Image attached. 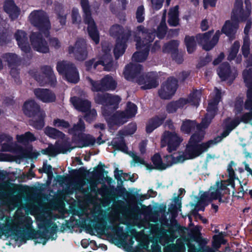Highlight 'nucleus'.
I'll return each instance as SVG.
<instances>
[{
    "mask_svg": "<svg viewBox=\"0 0 252 252\" xmlns=\"http://www.w3.org/2000/svg\"><path fill=\"white\" fill-rule=\"evenodd\" d=\"M220 91L215 88L214 93L212 94V98L208 104L207 113L200 125H196L194 121L190 120H187L183 122L181 126V130L183 132L189 133L195 126H196L198 130L197 132H196L191 137L189 144L186 149V153L189 155V158L199 156L200 152L197 151L195 145L204 137V132L201 129L207 127L210 124L211 120L216 115L217 111V105L220 101Z\"/></svg>",
    "mask_w": 252,
    "mask_h": 252,
    "instance_id": "obj_1",
    "label": "nucleus"
},
{
    "mask_svg": "<svg viewBox=\"0 0 252 252\" xmlns=\"http://www.w3.org/2000/svg\"><path fill=\"white\" fill-rule=\"evenodd\" d=\"M85 129V124L80 119L77 125L69 130V132L74 135L73 138L74 145L71 147L66 149L64 146L60 147L58 142H56L54 145L50 144L48 147L41 150V153L44 155L55 157L60 153L66 154L69 152L75 147H83L84 146H89L93 145L95 139L90 135L82 133Z\"/></svg>",
    "mask_w": 252,
    "mask_h": 252,
    "instance_id": "obj_2",
    "label": "nucleus"
},
{
    "mask_svg": "<svg viewBox=\"0 0 252 252\" xmlns=\"http://www.w3.org/2000/svg\"><path fill=\"white\" fill-rule=\"evenodd\" d=\"M245 8H243L242 0H236L231 14V20L225 21L221 32L227 36L232 37L238 28V22L245 21L251 12V2L250 0H245Z\"/></svg>",
    "mask_w": 252,
    "mask_h": 252,
    "instance_id": "obj_3",
    "label": "nucleus"
},
{
    "mask_svg": "<svg viewBox=\"0 0 252 252\" xmlns=\"http://www.w3.org/2000/svg\"><path fill=\"white\" fill-rule=\"evenodd\" d=\"M155 37L154 33L143 26L136 27L133 32L134 40L136 42V48L139 50L132 56V60L136 62L144 61L149 54V48Z\"/></svg>",
    "mask_w": 252,
    "mask_h": 252,
    "instance_id": "obj_4",
    "label": "nucleus"
},
{
    "mask_svg": "<svg viewBox=\"0 0 252 252\" xmlns=\"http://www.w3.org/2000/svg\"><path fill=\"white\" fill-rule=\"evenodd\" d=\"M142 70V66L138 63H130L126 66L124 71L125 78L130 80L136 79V81L141 85H143V89H150L155 88L158 85L157 75L153 73H150L145 77L139 76Z\"/></svg>",
    "mask_w": 252,
    "mask_h": 252,
    "instance_id": "obj_5",
    "label": "nucleus"
},
{
    "mask_svg": "<svg viewBox=\"0 0 252 252\" xmlns=\"http://www.w3.org/2000/svg\"><path fill=\"white\" fill-rule=\"evenodd\" d=\"M245 108L250 111L249 113L243 114L241 119L237 116L234 120L232 121L229 124L226 126V129L221 134V136H218L213 140L209 141L207 143H203L200 145V149L201 152H205L207 149L221 141L222 138L226 137L240 123L241 121L244 123L248 122L252 118V97L248 98L245 102Z\"/></svg>",
    "mask_w": 252,
    "mask_h": 252,
    "instance_id": "obj_6",
    "label": "nucleus"
},
{
    "mask_svg": "<svg viewBox=\"0 0 252 252\" xmlns=\"http://www.w3.org/2000/svg\"><path fill=\"white\" fill-rule=\"evenodd\" d=\"M226 188L227 184L225 181H217L214 186L210 187L208 191L203 192L200 195L196 209L197 211H203L205 206L214 200L218 199L220 202H222V196Z\"/></svg>",
    "mask_w": 252,
    "mask_h": 252,
    "instance_id": "obj_7",
    "label": "nucleus"
},
{
    "mask_svg": "<svg viewBox=\"0 0 252 252\" xmlns=\"http://www.w3.org/2000/svg\"><path fill=\"white\" fill-rule=\"evenodd\" d=\"M0 142H3L1 146L2 151L14 152L21 158H37L40 155L39 152L33 149L32 146L22 148L13 142L12 137L5 134L0 135Z\"/></svg>",
    "mask_w": 252,
    "mask_h": 252,
    "instance_id": "obj_8",
    "label": "nucleus"
},
{
    "mask_svg": "<svg viewBox=\"0 0 252 252\" xmlns=\"http://www.w3.org/2000/svg\"><path fill=\"white\" fill-rule=\"evenodd\" d=\"M186 158H133L131 165L133 166L143 165L147 169L163 170L173 164L183 163Z\"/></svg>",
    "mask_w": 252,
    "mask_h": 252,
    "instance_id": "obj_9",
    "label": "nucleus"
},
{
    "mask_svg": "<svg viewBox=\"0 0 252 252\" xmlns=\"http://www.w3.org/2000/svg\"><path fill=\"white\" fill-rule=\"evenodd\" d=\"M110 34L117 38L116 45L114 49V53L116 58H118L125 52L126 42L131 35V31L128 28H123L121 26L115 24L110 29Z\"/></svg>",
    "mask_w": 252,
    "mask_h": 252,
    "instance_id": "obj_10",
    "label": "nucleus"
},
{
    "mask_svg": "<svg viewBox=\"0 0 252 252\" xmlns=\"http://www.w3.org/2000/svg\"><path fill=\"white\" fill-rule=\"evenodd\" d=\"M81 4L84 13V22L88 25L87 30L89 36L97 44L99 42V35L96 24L91 16L88 0H81Z\"/></svg>",
    "mask_w": 252,
    "mask_h": 252,
    "instance_id": "obj_11",
    "label": "nucleus"
},
{
    "mask_svg": "<svg viewBox=\"0 0 252 252\" xmlns=\"http://www.w3.org/2000/svg\"><path fill=\"white\" fill-rule=\"evenodd\" d=\"M31 23L37 27L45 36L48 35V31L51 26L46 13L42 10H34L29 16Z\"/></svg>",
    "mask_w": 252,
    "mask_h": 252,
    "instance_id": "obj_12",
    "label": "nucleus"
},
{
    "mask_svg": "<svg viewBox=\"0 0 252 252\" xmlns=\"http://www.w3.org/2000/svg\"><path fill=\"white\" fill-rule=\"evenodd\" d=\"M57 69L68 82L76 83L79 81V73L73 63L67 61L58 62Z\"/></svg>",
    "mask_w": 252,
    "mask_h": 252,
    "instance_id": "obj_13",
    "label": "nucleus"
},
{
    "mask_svg": "<svg viewBox=\"0 0 252 252\" xmlns=\"http://www.w3.org/2000/svg\"><path fill=\"white\" fill-rule=\"evenodd\" d=\"M86 79L91 85V90L94 92L114 90L117 86V83L115 79L108 75H106L99 81H94L89 77H87Z\"/></svg>",
    "mask_w": 252,
    "mask_h": 252,
    "instance_id": "obj_14",
    "label": "nucleus"
},
{
    "mask_svg": "<svg viewBox=\"0 0 252 252\" xmlns=\"http://www.w3.org/2000/svg\"><path fill=\"white\" fill-rule=\"evenodd\" d=\"M70 101L77 110L86 113L85 119L86 121L91 122L96 118V112L94 109H91V103L89 100L73 97L71 98Z\"/></svg>",
    "mask_w": 252,
    "mask_h": 252,
    "instance_id": "obj_15",
    "label": "nucleus"
},
{
    "mask_svg": "<svg viewBox=\"0 0 252 252\" xmlns=\"http://www.w3.org/2000/svg\"><path fill=\"white\" fill-rule=\"evenodd\" d=\"M68 53L77 60L83 61L88 57L87 45L83 38L77 39L73 45L68 47Z\"/></svg>",
    "mask_w": 252,
    "mask_h": 252,
    "instance_id": "obj_16",
    "label": "nucleus"
},
{
    "mask_svg": "<svg viewBox=\"0 0 252 252\" xmlns=\"http://www.w3.org/2000/svg\"><path fill=\"white\" fill-rule=\"evenodd\" d=\"M221 33L220 31H217L211 40H209L212 34V32H205L203 34H198L196 35V38L200 44L203 49L206 51L211 50L218 43Z\"/></svg>",
    "mask_w": 252,
    "mask_h": 252,
    "instance_id": "obj_17",
    "label": "nucleus"
},
{
    "mask_svg": "<svg viewBox=\"0 0 252 252\" xmlns=\"http://www.w3.org/2000/svg\"><path fill=\"white\" fill-rule=\"evenodd\" d=\"M136 106L128 102L125 111L117 112L113 116L112 121L117 125H122L127 122L129 118L134 117L137 113Z\"/></svg>",
    "mask_w": 252,
    "mask_h": 252,
    "instance_id": "obj_18",
    "label": "nucleus"
},
{
    "mask_svg": "<svg viewBox=\"0 0 252 252\" xmlns=\"http://www.w3.org/2000/svg\"><path fill=\"white\" fill-rule=\"evenodd\" d=\"M98 65H101L103 66V69L106 71H111L114 67L112 62V58L110 54L106 53L101 59L97 61H95L94 59L89 60L85 63L86 69L90 71L93 67L96 69Z\"/></svg>",
    "mask_w": 252,
    "mask_h": 252,
    "instance_id": "obj_19",
    "label": "nucleus"
},
{
    "mask_svg": "<svg viewBox=\"0 0 252 252\" xmlns=\"http://www.w3.org/2000/svg\"><path fill=\"white\" fill-rule=\"evenodd\" d=\"M177 88V80L170 77L162 85L158 91L159 96L163 99H170L175 94Z\"/></svg>",
    "mask_w": 252,
    "mask_h": 252,
    "instance_id": "obj_20",
    "label": "nucleus"
},
{
    "mask_svg": "<svg viewBox=\"0 0 252 252\" xmlns=\"http://www.w3.org/2000/svg\"><path fill=\"white\" fill-rule=\"evenodd\" d=\"M35 79L41 85L49 84L51 86L55 85L56 77L53 73L52 68L49 66H44L41 68V74L37 75Z\"/></svg>",
    "mask_w": 252,
    "mask_h": 252,
    "instance_id": "obj_21",
    "label": "nucleus"
},
{
    "mask_svg": "<svg viewBox=\"0 0 252 252\" xmlns=\"http://www.w3.org/2000/svg\"><path fill=\"white\" fill-rule=\"evenodd\" d=\"M30 39L32 47L36 51L44 53L49 51L47 42L40 32H32L30 36Z\"/></svg>",
    "mask_w": 252,
    "mask_h": 252,
    "instance_id": "obj_22",
    "label": "nucleus"
},
{
    "mask_svg": "<svg viewBox=\"0 0 252 252\" xmlns=\"http://www.w3.org/2000/svg\"><path fill=\"white\" fill-rule=\"evenodd\" d=\"M182 141L181 139L175 133L166 132L161 140V146L164 147L166 144L168 145V151L171 153L175 151Z\"/></svg>",
    "mask_w": 252,
    "mask_h": 252,
    "instance_id": "obj_23",
    "label": "nucleus"
},
{
    "mask_svg": "<svg viewBox=\"0 0 252 252\" xmlns=\"http://www.w3.org/2000/svg\"><path fill=\"white\" fill-rule=\"evenodd\" d=\"M218 75L223 80L229 79L232 81L237 75L236 70L233 68L231 69L227 63H222L218 70Z\"/></svg>",
    "mask_w": 252,
    "mask_h": 252,
    "instance_id": "obj_24",
    "label": "nucleus"
},
{
    "mask_svg": "<svg viewBox=\"0 0 252 252\" xmlns=\"http://www.w3.org/2000/svg\"><path fill=\"white\" fill-rule=\"evenodd\" d=\"M35 96L45 103L54 102L56 100V95L51 91L46 89L38 88L34 90Z\"/></svg>",
    "mask_w": 252,
    "mask_h": 252,
    "instance_id": "obj_25",
    "label": "nucleus"
},
{
    "mask_svg": "<svg viewBox=\"0 0 252 252\" xmlns=\"http://www.w3.org/2000/svg\"><path fill=\"white\" fill-rule=\"evenodd\" d=\"M14 36L21 49L26 53L29 52L30 47L28 42L26 33L23 31L18 30L16 32Z\"/></svg>",
    "mask_w": 252,
    "mask_h": 252,
    "instance_id": "obj_26",
    "label": "nucleus"
},
{
    "mask_svg": "<svg viewBox=\"0 0 252 252\" xmlns=\"http://www.w3.org/2000/svg\"><path fill=\"white\" fill-rule=\"evenodd\" d=\"M4 9L12 20L17 18L20 14L19 9L15 5L12 0H5Z\"/></svg>",
    "mask_w": 252,
    "mask_h": 252,
    "instance_id": "obj_27",
    "label": "nucleus"
},
{
    "mask_svg": "<svg viewBox=\"0 0 252 252\" xmlns=\"http://www.w3.org/2000/svg\"><path fill=\"white\" fill-rule=\"evenodd\" d=\"M24 112L25 114L30 117L33 116L36 113L43 112L41 111L38 105L33 100L26 102L24 105Z\"/></svg>",
    "mask_w": 252,
    "mask_h": 252,
    "instance_id": "obj_28",
    "label": "nucleus"
},
{
    "mask_svg": "<svg viewBox=\"0 0 252 252\" xmlns=\"http://www.w3.org/2000/svg\"><path fill=\"white\" fill-rule=\"evenodd\" d=\"M188 103V100L185 98H181L175 101H172L169 103L166 107V111L169 113H173L178 109H181Z\"/></svg>",
    "mask_w": 252,
    "mask_h": 252,
    "instance_id": "obj_29",
    "label": "nucleus"
},
{
    "mask_svg": "<svg viewBox=\"0 0 252 252\" xmlns=\"http://www.w3.org/2000/svg\"><path fill=\"white\" fill-rule=\"evenodd\" d=\"M167 22L169 25L172 27H176L179 25L178 5L170 8L168 13V19Z\"/></svg>",
    "mask_w": 252,
    "mask_h": 252,
    "instance_id": "obj_30",
    "label": "nucleus"
},
{
    "mask_svg": "<svg viewBox=\"0 0 252 252\" xmlns=\"http://www.w3.org/2000/svg\"><path fill=\"white\" fill-rule=\"evenodd\" d=\"M243 77L246 85L248 88L247 96L252 97V69H246L243 72Z\"/></svg>",
    "mask_w": 252,
    "mask_h": 252,
    "instance_id": "obj_31",
    "label": "nucleus"
},
{
    "mask_svg": "<svg viewBox=\"0 0 252 252\" xmlns=\"http://www.w3.org/2000/svg\"><path fill=\"white\" fill-rule=\"evenodd\" d=\"M108 97L109 94H101L97 93L95 95L94 98V101L96 103L101 104L103 106L102 110V114L106 118L109 116V114L106 110Z\"/></svg>",
    "mask_w": 252,
    "mask_h": 252,
    "instance_id": "obj_32",
    "label": "nucleus"
},
{
    "mask_svg": "<svg viewBox=\"0 0 252 252\" xmlns=\"http://www.w3.org/2000/svg\"><path fill=\"white\" fill-rule=\"evenodd\" d=\"M55 11L58 19L62 25H64L66 23V16L68 13V10H65L61 4H58L55 7Z\"/></svg>",
    "mask_w": 252,
    "mask_h": 252,
    "instance_id": "obj_33",
    "label": "nucleus"
},
{
    "mask_svg": "<svg viewBox=\"0 0 252 252\" xmlns=\"http://www.w3.org/2000/svg\"><path fill=\"white\" fill-rule=\"evenodd\" d=\"M164 119V117L159 118L158 117H156L151 119L147 125L146 131L148 133L152 132L162 123Z\"/></svg>",
    "mask_w": 252,
    "mask_h": 252,
    "instance_id": "obj_34",
    "label": "nucleus"
},
{
    "mask_svg": "<svg viewBox=\"0 0 252 252\" xmlns=\"http://www.w3.org/2000/svg\"><path fill=\"white\" fill-rule=\"evenodd\" d=\"M111 143L115 149L114 152H115L116 150H119L125 152L126 147L124 141L123 137L122 136L120 132L117 135V137L112 141Z\"/></svg>",
    "mask_w": 252,
    "mask_h": 252,
    "instance_id": "obj_35",
    "label": "nucleus"
},
{
    "mask_svg": "<svg viewBox=\"0 0 252 252\" xmlns=\"http://www.w3.org/2000/svg\"><path fill=\"white\" fill-rule=\"evenodd\" d=\"M44 133L49 137L53 139H63L64 134L61 131L51 127H46L44 129Z\"/></svg>",
    "mask_w": 252,
    "mask_h": 252,
    "instance_id": "obj_36",
    "label": "nucleus"
},
{
    "mask_svg": "<svg viewBox=\"0 0 252 252\" xmlns=\"http://www.w3.org/2000/svg\"><path fill=\"white\" fill-rule=\"evenodd\" d=\"M16 139L18 143L25 144L35 141L36 138L32 133L28 131L23 134L17 135Z\"/></svg>",
    "mask_w": 252,
    "mask_h": 252,
    "instance_id": "obj_37",
    "label": "nucleus"
},
{
    "mask_svg": "<svg viewBox=\"0 0 252 252\" xmlns=\"http://www.w3.org/2000/svg\"><path fill=\"white\" fill-rule=\"evenodd\" d=\"M166 11L164 10L162 16L161 21L157 30V36L160 38H162L166 33L167 26L165 23Z\"/></svg>",
    "mask_w": 252,
    "mask_h": 252,
    "instance_id": "obj_38",
    "label": "nucleus"
},
{
    "mask_svg": "<svg viewBox=\"0 0 252 252\" xmlns=\"http://www.w3.org/2000/svg\"><path fill=\"white\" fill-rule=\"evenodd\" d=\"M201 92L200 90H195L191 93L188 99V103H190L191 104L197 106L199 104V101L201 98Z\"/></svg>",
    "mask_w": 252,
    "mask_h": 252,
    "instance_id": "obj_39",
    "label": "nucleus"
},
{
    "mask_svg": "<svg viewBox=\"0 0 252 252\" xmlns=\"http://www.w3.org/2000/svg\"><path fill=\"white\" fill-rule=\"evenodd\" d=\"M121 100V98L119 96L109 94L106 107L111 106V108L115 109Z\"/></svg>",
    "mask_w": 252,
    "mask_h": 252,
    "instance_id": "obj_40",
    "label": "nucleus"
},
{
    "mask_svg": "<svg viewBox=\"0 0 252 252\" xmlns=\"http://www.w3.org/2000/svg\"><path fill=\"white\" fill-rule=\"evenodd\" d=\"M185 43L186 44L187 51L191 54L195 50L196 48V43L193 36H186L185 38Z\"/></svg>",
    "mask_w": 252,
    "mask_h": 252,
    "instance_id": "obj_41",
    "label": "nucleus"
},
{
    "mask_svg": "<svg viewBox=\"0 0 252 252\" xmlns=\"http://www.w3.org/2000/svg\"><path fill=\"white\" fill-rule=\"evenodd\" d=\"M179 45V42L173 40L164 45L163 51L165 52H175Z\"/></svg>",
    "mask_w": 252,
    "mask_h": 252,
    "instance_id": "obj_42",
    "label": "nucleus"
},
{
    "mask_svg": "<svg viewBox=\"0 0 252 252\" xmlns=\"http://www.w3.org/2000/svg\"><path fill=\"white\" fill-rule=\"evenodd\" d=\"M3 59L5 62L7 63L9 66H11L16 63L17 57L15 54L7 53L3 55Z\"/></svg>",
    "mask_w": 252,
    "mask_h": 252,
    "instance_id": "obj_43",
    "label": "nucleus"
},
{
    "mask_svg": "<svg viewBox=\"0 0 252 252\" xmlns=\"http://www.w3.org/2000/svg\"><path fill=\"white\" fill-rule=\"evenodd\" d=\"M239 47V43L237 41L235 42L231 48L229 55L228 56V59L229 60H232L235 58L238 52Z\"/></svg>",
    "mask_w": 252,
    "mask_h": 252,
    "instance_id": "obj_44",
    "label": "nucleus"
},
{
    "mask_svg": "<svg viewBox=\"0 0 252 252\" xmlns=\"http://www.w3.org/2000/svg\"><path fill=\"white\" fill-rule=\"evenodd\" d=\"M145 9L143 5H140L137 8L136 12V18L139 23H142L144 21L145 17Z\"/></svg>",
    "mask_w": 252,
    "mask_h": 252,
    "instance_id": "obj_45",
    "label": "nucleus"
},
{
    "mask_svg": "<svg viewBox=\"0 0 252 252\" xmlns=\"http://www.w3.org/2000/svg\"><path fill=\"white\" fill-rule=\"evenodd\" d=\"M250 42L249 39L246 37H245L242 50L243 55L246 58L248 57V55L250 53Z\"/></svg>",
    "mask_w": 252,
    "mask_h": 252,
    "instance_id": "obj_46",
    "label": "nucleus"
},
{
    "mask_svg": "<svg viewBox=\"0 0 252 252\" xmlns=\"http://www.w3.org/2000/svg\"><path fill=\"white\" fill-rule=\"evenodd\" d=\"M8 39V35L6 30L0 28V45L5 44L7 43Z\"/></svg>",
    "mask_w": 252,
    "mask_h": 252,
    "instance_id": "obj_47",
    "label": "nucleus"
},
{
    "mask_svg": "<svg viewBox=\"0 0 252 252\" xmlns=\"http://www.w3.org/2000/svg\"><path fill=\"white\" fill-rule=\"evenodd\" d=\"M243 100L241 98H238L235 104V113L236 115L241 113L243 108Z\"/></svg>",
    "mask_w": 252,
    "mask_h": 252,
    "instance_id": "obj_48",
    "label": "nucleus"
},
{
    "mask_svg": "<svg viewBox=\"0 0 252 252\" xmlns=\"http://www.w3.org/2000/svg\"><path fill=\"white\" fill-rule=\"evenodd\" d=\"M71 17L73 23L79 24L81 22V18L79 14V11L77 9L73 8L72 10Z\"/></svg>",
    "mask_w": 252,
    "mask_h": 252,
    "instance_id": "obj_49",
    "label": "nucleus"
},
{
    "mask_svg": "<svg viewBox=\"0 0 252 252\" xmlns=\"http://www.w3.org/2000/svg\"><path fill=\"white\" fill-rule=\"evenodd\" d=\"M53 125L56 127L67 128L69 126V123L62 119H56L53 122Z\"/></svg>",
    "mask_w": 252,
    "mask_h": 252,
    "instance_id": "obj_50",
    "label": "nucleus"
},
{
    "mask_svg": "<svg viewBox=\"0 0 252 252\" xmlns=\"http://www.w3.org/2000/svg\"><path fill=\"white\" fill-rule=\"evenodd\" d=\"M41 118L38 121L35 122L33 121L32 125L35 128L37 129H40L42 128L44 126V122H43V118L45 116V114L44 112H41L40 114Z\"/></svg>",
    "mask_w": 252,
    "mask_h": 252,
    "instance_id": "obj_51",
    "label": "nucleus"
},
{
    "mask_svg": "<svg viewBox=\"0 0 252 252\" xmlns=\"http://www.w3.org/2000/svg\"><path fill=\"white\" fill-rule=\"evenodd\" d=\"M50 45L56 49L60 48L61 46V43L59 39L56 37H53L50 39Z\"/></svg>",
    "mask_w": 252,
    "mask_h": 252,
    "instance_id": "obj_52",
    "label": "nucleus"
},
{
    "mask_svg": "<svg viewBox=\"0 0 252 252\" xmlns=\"http://www.w3.org/2000/svg\"><path fill=\"white\" fill-rule=\"evenodd\" d=\"M164 0H151L152 7L155 9H160L162 5Z\"/></svg>",
    "mask_w": 252,
    "mask_h": 252,
    "instance_id": "obj_53",
    "label": "nucleus"
},
{
    "mask_svg": "<svg viewBox=\"0 0 252 252\" xmlns=\"http://www.w3.org/2000/svg\"><path fill=\"white\" fill-rule=\"evenodd\" d=\"M234 165V163L233 162H231L230 164L228 165L227 168V171L229 174V176L231 179H233L235 177V172L234 170L232 168V166Z\"/></svg>",
    "mask_w": 252,
    "mask_h": 252,
    "instance_id": "obj_54",
    "label": "nucleus"
},
{
    "mask_svg": "<svg viewBox=\"0 0 252 252\" xmlns=\"http://www.w3.org/2000/svg\"><path fill=\"white\" fill-rule=\"evenodd\" d=\"M147 140H143L139 143V149L141 154H144L146 152Z\"/></svg>",
    "mask_w": 252,
    "mask_h": 252,
    "instance_id": "obj_55",
    "label": "nucleus"
},
{
    "mask_svg": "<svg viewBox=\"0 0 252 252\" xmlns=\"http://www.w3.org/2000/svg\"><path fill=\"white\" fill-rule=\"evenodd\" d=\"M244 153L245 154V157L247 158L252 157V145H248L247 146V148L244 150Z\"/></svg>",
    "mask_w": 252,
    "mask_h": 252,
    "instance_id": "obj_56",
    "label": "nucleus"
},
{
    "mask_svg": "<svg viewBox=\"0 0 252 252\" xmlns=\"http://www.w3.org/2000/svg\"><path fill=\"white\" fill-rule=\"evenodd\" d=\"M217 0H203L205 8H207V6L209 5L212 7H215L216 4Z\"/></svg>",
    "mask_w": 252,
    "mask_h": 252,
    "instance_id": "obj_57",
    "label": "nucleus"
},
{
    "mask_svg": "<svg viewBox=\"0 0 252 252\" xmlns=\"http://www.w3.org/2000/svg\"><path fill=\"white\" fill-rule=\"evenodd\" d=\"M123 174L124 173L122 170H119L117 169L114 172V175L116 179L118 181H122Z\"/></svg>",
    "mask_w": 252,
    "mask_h": 252,
    "instance_id": "obj_58",
    "label": "nucleus"
},
{
    "mask_svg": "<svg viewBox=\"0 0 252 252\" xmlns=\"http://www.w3.org/2000/svg\"><path fill=\"white\" fill-rule=\"evenodd\" d=\"M189 75V71H182L179 75V78L181 80H185Z\"/></svg>",
    "mask_w": 252,
    "mask_h": 252,
    "instance_id": "obj_59",
    "label": "nucleus"
},
{
    "mask_svg": "<svg viewBox=\"0 0 252 252\" xmlns=\"http://www.w3.org/2000/svg\"><path fill=\"white\" fill-rule=\"evenodd\" d=\"M123 176L122 179H124V180H130L131 182H134L135 181L134 179H133V175H132L131 176L129 174L124 173V174H123Z\"/></svg>",
    "mask_w": 252,
    "mask_h": 252,
    "instance_id": "obj_60",
    "label": "nucleus"
},
{
    "mask_svg": "<svg viewBox=\"0 0 252 252\" xmlns=\"http://www.w3.org/2000/svg\"><path fill=\"white\" fill-rule=\"evenodd\" d=\"M201 28L203 31H206L208 28V22L207 20H204L201 23Z\"/></svg>",
    "mask_w": 252,
    "mask_h": 252,
    "instance_id": "obj_61",
    "label": "nucleus"
},
{
    "mask_svg": "<svg viewBox=\"0 0 252 252\" xmlns=\"http://www.w3.org/2000/svg\"><path fill=\"white\" fill-rule=\"evenodd\" d=\"M51 166L44 164L43 166V170L44 172L50 173L51 172Z\"/></svg>",
    "mask_w": 252,
    "mask_h": 252,
    "instance_id": "obj_62",
    "label": "nucleus"
},
{
    "mask_svg": "<svg viewBox=\"0 0 252 252\" xmlns=\"http://www.w3.org/2000/svg\"><path fill=\"white\" fill-rule=\"evenodd\" d=\"M252 23L250 21H248L246 24V26L244 29V32L245 34H248V32H249V30L251 27Z\"/></svg>",
    "mask_w": 252,
    "mask_h": 252,
    "instance_id": "obj_63",
    "label": "nucleus"
},
{
    "mask_svg": "<svg viewBox=\"0 0 252 252\" xmlns=\"http://www.w3.org/2000/svg\"><path fill=\"white\" fill-rule=\"evenodd\" d=\"M224 58V55L223 54L221 53L220 54V56L219 57V58L217 59H216L214 61V64H218L222 60V59Z\"/></svg>",
    "mask_w": 252,
    "mask_h": 252,
    "instance_id": "obj_64",
    "label": "nucleus"
}]
</instances>
